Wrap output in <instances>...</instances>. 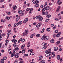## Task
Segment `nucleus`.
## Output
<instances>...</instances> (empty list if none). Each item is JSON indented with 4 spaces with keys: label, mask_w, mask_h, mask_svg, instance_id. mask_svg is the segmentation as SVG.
I'll use <instances>...</instances> for the list:
<instances>
[{
    "label": "nucleus",
    "mask_w": 63,
    "mask_h": 63,
    "mask_svg": "<svg viewBox=\"0 0 63 63\" xmlns=\"http://www.w3.org/2000/svg\"><path fill=\"white\" fill-rule=\"evenodd\" d=\"M50 51H51V49H49L47 51V50L45 52L46 53V57H48L49 56H50V55L51 54V53Z\"/></svg>",
    "instance_id": "nucleus-1"
},
{
    "label": "nucleus",
    "mask_w": 63,
    "mask_h": 63,
    "mask_svg": "<svg viewBox=\"0 0 63 63\" xmlns=\"http://www.w3.org/2000/svg\"><path fill=\"white\" fill-rule=\"evenodd\" d=\"M16 47L14 49L13 51V53H15L16 52V50L18 51L19 50V48H18V46L17 45H16Z\"/></svg>",
    "instance_id": "nucleus-2"
},
{
    "label": "nucleus",
    "mask_w": 63,
    "mask_h": 63,
    "mask_svg": "<svg viewBox=\"0 0 63 63\" xmlns=\"http://www.w3.org/2000/svg\"><path fill=\"white\" fill-rule=\"evenodd\" d=\"M62 3V2H61L60 1V0H58L57 1V3L59 5H61Z\"/></svg>",
    "instance_id": "nucleus-3"
},
{
    "label": "nucleus",
    "mask_w": 63,
    "mask_h": 63,
    "mask_svg": "<svg viewBox=\"0 0 63 63\" xmlns=\"http://www.w3.org/2000/svg\"><path fill=\"white\" fill-rule=\"evenodd\" d=\"M39 20V21H42V20L43 19V17H42L40 16H39L38 18Z\"/></svg>",
    "instance_id": "nucleus-4"
},
{
    "label": "nucleus",
    "mask_w": 63,
    "mask_h": 63,
    "mask_svg": "<svg viewBox=\"0 0 63 63\" xmlns=\"http://www.w3.org/2000/svg\"><path fill=\"white\" fill-rule=\"evenodd\" d=\"M19 53H17L16 54H15V58H17L19 57Z\"/></svg>",
    "instance_id": "nucleus-5"
},
{
    "label": "nucleus",
    "mask_w": 63,
    "mask_h": 63,
    "mask_svg": "<svg viewBox=\"0 0 63 63\" xmlns=\"http://www.w3.org/2000/svg\"><path fill=\"white\" fill-rule=\"evenodd\" d=\"M41 25H42V23H40V24L38 23V24L36 26V27L37 28H39V27H40V26Z\"/></svg>",
    "instance_id": "nucleus-6"
},
{
    "label": "nucleus",
    "mask_w": 63,
    "mask_h": 63,
    "mask_svg": "<svg viewBox=\"0 0 63 63\" xmlns=\"http://www.w3.org/2000/svg\"><path fill=\"white\" fill-rule=\"evenodd\" d=\"M61 34V33L60 32H59L58 33V34L56 35V37L57 38H58L60 36V35Z\"/></svg>",
    "instance_id": "nucleus-7"
},
{
    "label": "nucleus",
    "mask_w": 63,
    "mask_h": 63,
    "mask_svg": "<svg viewBox=\"0 0 63 63\" xmlns=\"http://www.w3.org/2000/svg\"><path fill=\"white\" fill-rule=\"evenodd\" d=\"M55 53L54 52H52L51 56L52 57V58L54 57V56H55Z\"/></svg>",
    "instance_id": "nucleus-8"
},
{
    "label": "nucleus",
    "mask_w": 63,
    "mask_h": 63,
    "mask_svg": "<svg viewBox=\"0 0 63 63\" xmlns=\"http://www.w3.org/2000/svg\"><path fill=\"white\" fill-rule=\"evenodd\" d=\"M49 39V37L48 36L45 37L44 40H48Z\"/></svg>",
    "instance_id": "nucleus-9"
},
{
    "label": "nucleus",
    "mask_w": 63,
    "mask_h": 63,
    "mask_svg": "<svg viewBox=\"0 0 63 63\" xmlns=\"http://www.w3.org/2000/svg\"><path fill=\"white\" fill-rule=\"evenodd\" d=\"M19 61H20L19 63H23V62L22 61V59L21 58H19L18 60Z\"/></svg>",
    "instance_id": "nucleus-10"
},
{
    "label": "nucleus",
    "mask_w": 63,
    "mask_h": 63,
    "mask_svg": "<svg viewBox=\"0 0 63 63\" xmlns=\"http://www.w3.org/2000/svg\"><path fill=\"white\" fill-rule=\"evenodd\" d=\"M18 25V23H15L14 25V27H16V26H17Z\"/></svg>",
    "instance_id": "nucleus-11"
},
{
    "label": "nucleus",
    "mask_w": 63,
    "mask_h": 63,
    "mask_svg": "<svg viewBox=\"0 0 63 63\" xmlns=\"http://www.w3.org/2000/svg\"><path fill=\"white\" fill-rule=\"evenodd\" d=\"M54 51H57L58 50V47H55L54 48Z\"/></svg>",
    "instance_id": "nucleus-12"
},
{
    "label": "nucleus",
    "mask_w": 63,
    "mask_h": 63,
    "mask_svg": "<svg viewBox=\"0 0 63 63\" xmlns=\"http://www.w3.org/2000/svg\"><path fill=\"white\" fill-rule=\"evenodd\" d=\"M39 2L38 0H36L35 1H34L33 2V3L35 4H38L39 3Z\"/></svg>",
    "instance_id": "nucleus-13"
},
{
    "label": "nucleus",
    "mask_w": 63,
    "mask_h": 63,
    "mask_svg": "<svg viewBox=\"0 0 63 63\" xmlns=\"http://www.w3.org/2000/svg\"><path fill=\"white\" fill-rule=\"evenodd\" d=\"M23 11H22V10H20L19 11H18V13L19 14H21L22 13Z\"/></svg>",
    "instance_id": "nucleus-14"
},
{
    "label": "nucleus",
    "mask_w": 63,
    "mask_h": 63,
    "mask_svg": "<svg viewBox=\"0 0 63 63\" xmlns=\"http://www.w3.org/2000/svg\"><path fill=\"white\" fill-rule=\"evenodd\" d=\"M20 17L19 16L17 17L16 19V21L17 22V21H18V20L20 18Z\"/></svg>",
    "instance_id": "nucleus-15"
},
{
    "label": "nucleus",
    "mask_w": 63,
    "mask_h": 63,
    "mask_svg": "<svg viewBox=\"0 0 63 63\" xmlns=\"http://www.w3.org/2000/svg\"><path fill=\"white\" fill-rule=\"evenodd\" d=\"M16 55V54H15V53H12L11 55V56L12 57H13V56H15Z\"/></svg>",
    "instance_id": "nucleus-16"
},
{
    "label": "nucleus",
    "mask_w": 63,
    "mask_h": 63,
    "mask_svg": "<svg viewBox=\"0 0 63 63\" xmlns=\"http://www.w3.org/2000/svg\"><path fill=\"white\" fill-rule=\"evenodd\" d=\"M18 25H21V24L22 23V21H20L18 22Z\"/></svg>",
    "instance_id": "nucleus-17"
},
{
    "label": "nucleus",
    "mask_w": 63,
    "mask_h": 63,
    "mask_svg": "<svg viewBox=\"0 0 63 63\" xmlns=\"http://www.w3.org/2000/svg\"><path fill=\"white\" fill-rule=\"evenodd\" d=\"M25 49H26V48H25L23 49L22 51V53H24L25 51Z\"/></svg>",
    "instance_id": "nucleus-18"
},
{
    "label": "nucleus",
    "mask_w": 63,
    "mask_h": 63,
    "mask_svg": "<svg viewBox=\"0 0 63 63\" xmlns=\"http://www.w3.org/2000/svg\"><path fill=\"white\" fill-rule=\"evenodd\" d=\"M5 19H8V20H9L10 19V17L7 16H6L5 18Z\"/></svg>",
    "instance_id": "nucleus-19"
},
{
    "label": "nucleus",
    "mask_w": 63,
    "mask_h": 63,
    "mask_svg": "<svg viewBox=\"0 0 63 63\" xmlns=\"http://www.w3.org/2000/svg\"><path fill=\"white\" fill-rule=\"evenodd\" d=\"M57 59H58V60H59V59H60V55H58L57 57Z\"/></svg>",
    "instance_id": "nucleus-20"
},
{
    "label": "nucleus",
    "mask_w": 63,
    "mask_h": 63,
    "mask_svg": "<svg viewBox=\"0 0 63 63\" xmlns=\"http://www.w3.org/2000/svg\"><path fill=\"white\" fill-rule=\"evenodd\" d=\"M46 11H47V10H48L49 9V6H47L45 8Z\"/></svg>",
    "instance_id": "nucleus-21"
},
{
    "label": "nucleus",
    "mask_w": 63,
    "mask_h": 63,
    "mask_svg": "<svg viewBox=\"0 0 63 63\" xmlns=\"http://www.w3.org/2000/svg\"><path fill=\"white\" fill-rule=\"evenodd\" d=\"M1 63H4V60L3 59H2L1 60Z\"/></svg>",
    "instance_id": "nucleus-22"
},
{
    "label": "nucleus",
    "mask_w": 63,
    "mask_h": 63,
    "mask_svg": "<svg viewBox=\"0 0 63 63\" xmlns=\"http://www.w3.org/2000/svg\"><path fill=\"white\" fill-rule=\"evenodd\" d=\"M25 35H27L28 33V31L25 30Z\"/></svg>",
    "instance_id": "nucleus-23"
},
{
    "label": "nucleus",
    "mask_w": 63,
    "mask_h": 63,
    "mask_svg": "<svg viewBox=\"0 0 63 63\" xmlns=\"http://www.w3.org/2000/svg\"><path fill=\"white\" fill-rule=\"evenodd\" d=\"M47 43H43L42 44V46H46V45H47Z\"/></svg>",
    "instance_id": "nucleus-24"
},
{
    "label": "nucleus",
    "mask_w": 63,
    "mask_h": 63,
    "mask_svg": "<svg viewBox=\"0 0 63 63\" xmlns=\"http://www.w3.org/2000/svg\"><path fill=\"white\" fill-rule=\"evenodd\" d=\"M16 6L15 5L14 7L13 8V9L14 10H15L16 9Z\"/></svg>",
    "instance_id": "nucleus-25"
},
{
    "label": "nucleus",
    "mask_w": 63,
    "mask_h": 63,
    "mask_svg": "<svg viewBox=\"0 0 63 63\" xmlns=\"http://www.w3.org/2000/svg\"><path fill=\"white\" fill-rule=\"evenodd\" d=\"M25 45H23L21 47L22 49H23V48H24V47H25Z\"/></svg>",
    "instance_id": "nucleus-26"
},
{
    "label": "nucleus",
    "mask_w": 63,
    "mask_h": 63,
    "mask_svg": "<svg viewBox=\"0 0 63 63\" xmlns=\"http://www.w3.org/2000/svg\"><path fill=\"white\" fill-rule=\"evenodd\" d=\"M45 30V29L43 28L41 32H40V33H43L44 32V31Z\"/></svg>",
    "instance_id": "nucleus-27"
},
{
    "label": "nucleus",
    "mask_w": 63,
    "mask_h": 63,
    "mask_svg": "<svg viewBox=\"0 0 63 63\" xmlns=\"http://www.w3.org/2000/svg\"><path fill=\"white\" fill-rule=\"evenodd\" d=\"M12 42L14 43H16L17 42V41L15 39H14L12 40Z\"/></svg>",
    "instance_id": "nucleus-28"
},
{
    "label": "nucleus",
    "mask_w": 63,
    "mask_h": 63,
    "mask_svg": "<svg viewBox=\"0 0 63 63\" xmlns=\"http://www.w3.org/2000/svg\"><path fill=\"white\" fill-rule=\"evenodd\" d=\"M50 42L51 43H53L54 42V40L53 39H52L50 41Z\"/></svg>",
    "instance_id": "nucleus-29"
},
{
    "label": "nucleus",
    "mask_w": 63,
    "mask_h": 63,
    "mask_svg": "<svg viewBox=\"0 0 63 63\" xmlns=\"http://www.w3.org/2000/svg\"><path fill=\"white\" fill-rule=\"evenodd\" d=\"M34 54H35L34 52H33L31 53L30 55H34Z\"/></svg>",
    "instance_id": "nucleus-30"
},
{
    "label": "nucleus",
    "mask_w": 63,
    "mask_h": 63,
    "mask_svg": "<svg viewBox=\"0 0 63 63\" xmlns=\"http://www.w3.org/2000/svg\"><path fill=\"white\" fill-rule=\"evenodd\" d=\"M47 47V46L44 47H43V49H46V48Z\"/></svg>",
    "instance_id": "nucleus-31"
},
{
    "label": "nucleus",
    "mask_w": 63,
    "mask_h": 63,
    "mask_svg": "<svg viewBox=\"0 0 63 63\" xmlns=\"http://www.w3.org/2000/svg\"><path fill=\"white\" fill-rule=\"evenodd\" d=\"M60 43V41H57V42L56 43V45H59V44Z\"/></svg>",
    "instance_id": "nucleus-32"
},
{
    "label": "nucleus",
    "mask_w": 63,
    "mask_h": 63,
    "mask_svg": "<svg viewBox=\"0 0 63 63\" xmlns=\"http://www.w3.org/2000/svg\"><path fill=\"white\" fill-rule=\"evenodd\" d=\"M45 63V61H43V60H42L40 62V63Z\"/></svg>",
    "instance_id": "nucleus-33"
},
{
    "label": "nucleus",
    "mask_w": 63,
    "mask_h": 63,
    "mask_svg": "<svg viewBox=\"0 0 63 63\" xmlns=\"http://www.w3.org/2000/svg\"><path fill=\"white\" fill-rule=\"evenodd\" d=\"M45 10H46V8H43L42 10V12H45Z\"/></svg>",
    "instance_id": "nucleus-34"
},
{
    "label": "nucleus",
    "mask_w": 63,
    "mask_h": 63,
    "mask_svg": "<svg viewBox=\"0 0 63 63\" xmlns=\"http://www.w3.org/2000/svg\"><path fill=\"white\" fill-rule=\"evenodd\" d=\"M40 36V34H38L36 35V36L37 38L39 37Z\"/></svg>",
    "instance_id": "nucleus-35"
},
{
    "label": "nucleus",
    "mask_w": 63,
    "mask_h": 63,
    "mask_svg": "<svg viewBox=\"0 0 63 63\" xmlns=\"http://www.w3.org/2000/svg\"><path fill=\"white\" fill-rule=\"evenodd\" d=\"M51 16V15H48L47 16H46V17H48V18H49V17H50Z\"/></svg>",
    "instance_id": "nucleus-36"
},
{
    "label": "nucleus",
    "mask_w": 63,
    "mask_h": 63,
    "mask_svg": "<svg viewBox=\"0 0 63 63\" xmlns=\"http://www.w3.org/2000/svg\"><path fill=\"white\" fill-rule=\"evenodd\" d=\"M40 58L39 59V60H41V59L43 58V56H40L39 57Z\"/></svg>",
    "instance_id": "nucleus-37"
},
{
    "label": "nucleus",
    "mask_w": 63,
    "mask_h": 63,
    "mask_svg": "<svg viewBox=\"0 0 63 63\" xmlns=\"http://www.w3.org/2000/svg\"><path fill=\"white\" fill-rule=\"evenodd\" d=\"M48 14V13L47 12H46L45 13V15H47Z\"/></svg>",
    "instance_id": "nucleus-38"
},
{
    "label": "nucleus",
    "mask_w": 63,
    "mask_h": 63,
    "mask_svg": "<svg viewBox=\"0 0 63 63\" xmlns=\"http://www.w3.org/2000/svg\"><path fill=\"white\" fill-rule=\"evenodd\" d=\"M26 22H27L28 21V19L27 18H26L24 20Z\"/></svg>",
    "instance_id": "nucleus-39"
},
{
    "label": "nucleus",
    "mask_w": 63,
    "mask_h": 63,
    "mask_svg": "<svg viewBox=\"0 0 63 63\" xmlns=\"http://www.w3.org/2000/svg\"><path fill=\"white\" fill-rule=\"evenodd\" d=\"M56 28V26H54V27L53 28V29L54 30V29H55Z\"/></svg>",
    "instance_id": "nucleus-40"
},
{
    "label": "nucleus",
    "mask_w": 63,
    "mask_h": 63,
    "mask_svg": "<svg viewBox=\"0 0 63 63\" xmlns=\"http://www.w3.org/2000/svg\"><path fill=\"white\" fill-rule=\"evenodd\" d=\"M47 31L48 32L50 30V28H48L47 29Z\"/></svg>",
    "instance_id": "nucleus-41"
},
{
    "label": "nucleus",
    "mask_w": 63,
    "mask_h": 63,
    "mask_svg": "<svg viewBox=\"0 0 63 63\" xmlns=\"http://www.w3.org/2000/svg\"><path fill=\"white\" fill-rule=\"evenodd\" d=\"M58 32V30H57L55 31V33H57Z\"/></svg>",
    "instance_id": "nucleus-42"
},
{
    "label": "nucleus",
    "mask_w": 63,
    "mask_h": 63,
    "mask_svg": "<svg viewBox=\"0 0 63 63\" xmlns=\"http://www.w3.org/2000/svg\"><path fill=\"white\" fill-rule=\"evenodd\" d=\"M24 41H25V39H22V43H23V42H24Z\"/></svg>",
    "instance_id": "nucleus-43"
},
{
    "label": "nucleus",
    "mask_w": 63,
    "mask_h": 63,
    "mask_svg": "<svg viewBox=\"0 0 63 63\" xmlns=\"http://www.w3.org/2000/svg\"><path fill=\"white\" fill-rule=\"evenodd\" d=\"M42 14L43 15H45V12H42Z\"/></svg>",
    "instance_id": "nucleus-44"
},
{
    "label": "nucleus",
    "mask_w": 63,
    "mask_h": 63,
    "mask_svg": "<svg viewBox=\"0 0 63 63\" xmlns=\"http://www.w3.org/2000/svg\"><path fill=\"white\" fill-rule=\"evenodd\" d=\"M25 32H24L23 33V35H22V36H25Z\"/></svg>",
    "instance_id": "nucleus-45"
},
{
    "label": "nucleus",
    "mask_w": 63,
    "mask_h": 63,
    "mask_svg": "<svg viewBox=\"0 0 63 63\" xmlns=\"http://www.w3.org/2000/svg\"><path fill=\"white\" fill-rule=\"evenodd\" d=\"M12 51V49H9L8 50V52H10Z\"/></svg>",
    "instance_id": "nucleus-46"
},
{
    "label": "nucleus",
    "mask_w": 63,
    "mask_h": 63,
    "mask_svg": "<svg viewBox=\"0 0 63 63\" xmlns=\"http://www.w3.org/2000/svg\"><path fill=\"white\" fill-rule=\"evenodd\" d=\"M47 4H45L44 5V8H46L47 7Z\"/></svg>",
    "instance_id": "nucleus-47"
},
{
    "label": "nucleus",
    "mask_w": 63,
    "mask_h": 63,
    "mask_svg": "<svg viewBox=\"0 0 63 63\" xmlns=\"http://www.w3.org/2000/svg\"><path fill=\"white\" fill-rule=\"evenodd\" d=\"M35 6L36 8H37V7H39V5L38 4H36L35 5Z\"/></svg>",
    "instance_id": "nucleus-48"
},
{
    "label": "nucleus",
    "mask_w": 63,
    "mask_h": 63,
    "mask_svg": "<svg viewBox=\"0 0 63 63\" xmlns=\"http://www.w3.org/2000/svg\"><path fill=\"white\" fill-rule=\"evenodd\" d=\"M2 40V37L1 35H0V40L1 41Z\"/></svg>",
    "instance_id": "nucleus-49"
},
{
    "label": "nucleus",
    "mask_w": 63,
    "mask_h": 63,
    "mask_svg": "<svg viewBox=\"0 0 63 63\" xmlns=\"http://www.w3.org/2000/svg\"><path fill=\"white\" fill-rule=\"evenodd\" d=\"M4 59V60H6V59H7V57H3V59Z\"/></svg>",
    "instance_id": "nucleus-50"
},
{
    "label": "nucleus",
    "mask_w": 63,
    "mask_h": 63,
    "mask_svg": "<svg viewBox=\"0 0 63 63\" xmlns=\"http://www.w3.org/2000/svg\"><path fill=\"white\" fill-rule=\"evenodd\" d=\"M45 36H43L41 38L42 40H44V39H45Z\"/></svg>",
    "instance_id": "nucleus-51"
},
{
    "label": "nucleus",
    "mask_w": 63,
    "mask_h": 63,
    "mask_svg": "<svg viewBox=\"0 0 63 63\" xmlns=\"http://www.w3.org/2000/svg\"><path fill=\"white\" fill-rule=\"evenodd\" d=\"M59 9L57 8V10H56V12H59Z\"/></svg>",
    "instance_id": "nucleus-52"
},
{
    "label": "nucleus",
    "mask_w": 63,
    "mask_h": 63,
    "mask_svg": "<svg viewBox=\"0 0 63 63\" xmlns=\"http://www.w3.org/2000/svg\"><path fill=\"white\" fill-rule=\"evenodd\" d=\"M28 54H25L24 55V56H28Z\"/></svg>",
    "instance_id": "nucleus-53"
},
{
    "label": "nucleus",
    "mask_w": 63,
    "mask_h": 63,
    "mask_svg": "<svg viewBox=\"0 0 63 63\" xmlns=\"http://www.w3.org/2000/svg\"><path fill=\"white\" fill-rule=\"evenodd\" d=\"M29 10H30V8H28L26 9L27 11H29Z\"/></svg>",
    "instance_id": "nucleus-54"
},
{
    "label": "nucleus",
    "mask_w": 63,
    "mask_h": 63,
    "mask_svg": "<svg viewBox=\"0 0 63 63\" xmlns=\"http://www.w3.org/2000/svg\"><path fill=\"white\" fill-rule=\"evenodd\" d=\"M30 42H28L27 43V44L28 45H30Z\"/></svg>",
    "instance_id": "nucleus-55"
},
{
    "label": "nucleus",
    "mask_w": 63,
    "mask_h": 63,
    "mask_svg": "<svg viewBox=\"0 0 63 63\" xmlns=\"http://www.w3.org/2000/svg\"><path fill=\"white\" fill-rule=\"evenodd\" d=\"M14 63H17V60H15V62Z\"/></svg>",
    "instance_id": "nucleus-56"
},
{
    "label": "nucleus",
    "mask_w": 63,
    "mask_h": 63,
    "mask_svg": "<svg viewBox=\"0 0 63 63\" xmlns=\"http://www.w3.org/2000/svg\"><path fill=\"white\" fill-rule=\"evenodd\" d=\"M10 34H11V33L8 32L7 34V36H9V35H10Z\"/></svg>",
    "instance_id": "nucleus-57"
},
{
    "label": "nucleus",
    "mask_w": 63,
    "mask_h": 63,
    "mask_svg": "<svg viewBox=\"0 0 63 63\" xmlns=\"http://www.w3.org/2000/svg\"><path fill=\"white\" fill-rule=\"evenodd\" d=\"M7 32H8V33H10V32H11V30L7 31Z\"/></svg>",
    "instance_id": "nucleus-58"
},
{
    "label": "nucleus",
    "mask_w": 63,
    "mask_h": 63,
    "mask_svg": "<svg viewBox=\"0 0 63 63\" xmlns=\"http://www.w3.org/2000/svg\"><path fill=\"white\" fill-rule=\"evenodd\" d=\"M14 47H16V43H14L13 45Z\"/></svg>",
    "instance_id": "nucleus-59"
},
{
    "label": "nucleus",
    "mask_w": 63,
    "mask_h": 63,
    "mask_svg": "<svg viewBox=\"0 0 63 63\" xmlns=\"http://www.w3.org/2000/svg\"><path fill=\"white\" fill-rule=\"evenodd\" d=\"M2 35L3 37H4V36H5V34L4 33H3L2 34Z\"/></svg>",
    "instance_id": "nucleus-60"
},
{
    "label": "nucleus",
    "mask_w": 63,
    "mask_h": 63,
    "mask_svg": "<svg viewBox=\"0 0 63 63\" xmlns=\"http://www.w3.org/2000/svg\"><path fill=\"white\" fill-rule=\"evenodd\" d=\"M3 1H4V0H1L0 2L1 3H2V2H3Z\"/></svg>",
    "instance_id": "nucleus-61"
},
{
    "label": "nucleus",
    "mask_w": 63,
    "mask_h": 63,
    "mask_svg": "<svg viewBox=\"0 0 63 63\" xmlns=\"http://www.w3.org/2000/svg\"><path fill=\"white\" fill-rule=\"evenodd\" d=\"M39 16H36L35 17L37 19L38 18L39 19Z\"/></svg>",
    "instance_id": "nucleus-62"
},
{
    "label": "nucleus",
    "mask_w": 63,
    "mask_h": 63,
    "mask_svg": "<svg viewBox=\"0 0 63 63\" xmlns=\"http://www.w3.org/2000/svg\"><path fill=\"white\" fill-rule=\"evenodd\" d=\"M54 24H51V26L52 27H53V26H54Z\"/></svg>",
    "instance_id": "nucleus-63"
},
{
    "label": "nucleus",
    "mask_w": 63,
    "mask_h": 63,
    "mask_svg": "<svg viewBox=\"0 0 63 63\" xmlns=\"http://www.w3.org/2000/svg\"><path fill=\"white\" fill-rule=\"evenodd\" d=\"M36 23L34 22L33 23V25H36Z\"/></svg>",
    "instance_id": "nucleus-64"
}]
</instances>
